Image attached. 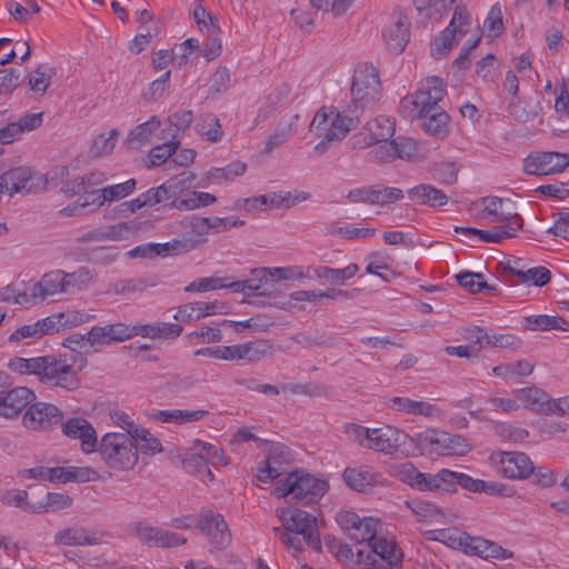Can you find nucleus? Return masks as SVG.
Segmentation results:
<instances>
[{"label":"nucleus","instance_id":"9b49d317","mask_svg":"<svg viewBox=\"0 0 569 569\" xmlns=\"http://www.w3.org/2000/svg\"><path fill=\"white\" fill-rule=\"evenodd\" d=\"M381 82L376 67L368 62L357 64L351 82V100L360 108H366L379 100Z\"/></svg>","mask_w":569,"mask_h":569},{"label":"nucleus","instance_id":"9d476101","mask_svg":"<svg viewBox=\"0 0 569 569\" xmlns=\"http://www.w3.org/2000/svg\"><path fill=\"white\" fill-rule=\"evenodd\" d=\"M479 217L488 223H495L515 234L522 228L523 220L516 204L508 198L485 197L480 200Z\"/></svg>","mask_w":569,"mask_h":569},{"label":"nucleus","instance_id":"c9c22d12","mask_svg":"<svg viewBox=\"0 0 569 569\" xmlns=\"http://www.w3.org/2000/svg\"><path fill=\"white\" fill-rule=\"evenodd\" d=\"M456 233H460L470 240H478L486 243H498L505 239L513 238L517 234L500 227H492L490 230H482L471 227H455Z\"/></svg>","mask_w":569,"mask_h":569},{"label":"nucleus","instance_id":"aec40b11","mask_svg":"<svg viewBox=\"0 0 569 569\" xmlns=\"http://www.w3.org/2000/svg\"><path fill=\"white\" fill-rule=\"evenodd\" d=\"M569 167V153L539 152L528 156L525 170L529 174L548 176L562 172Z\"/></svg>","mask_w":569,"mask_h":569},{"label":"nucleus","instance_id":"412c9836","mask_svg":"<svg viewBox=\"0 0 569 569\" xmlns=\"http://www.w3.org/2000/svg\"><path fill=\"white\" fill-rule=\"evenodd\" d=\"M199 529L206 535L214 548L226 549L231 542V535L223 517L212 510H202L199 513Z\"/></svg>","mask_w":569,"mask_h":569},{"label":"nucleus","instance_id":"052dcab7","mask_svg":"<svg viewBox=\"0 0 569 569\" xmlns=\"http://www.w3.org/2000/svg\"><path fill=\"white\" fill-rule=\"evenodd\" d=\"M193 19L199 30L204 34L220 33V27L217 19L211 16L201 4L196 6L193 10Z\"/></svg>","mask_w":569,"mask_h":569},{"label":"nucleus","instance_id":"4468645a","mask_svg":"<svg viewBox=\"0 0 569 569\" xmlns=\"http://www.w3.org/2000/svg\"><path fill=\"white\" fill-rule=\"evenodd\" d=\"M470 26V13L461 7H457L448 27L431 42L432 57L437 59L445 57L453 48L456 41L468 32Z\"/></svg>","mask_w":569,"mask_h":569},{"label":"nucleus","instance_id":"b1692460","mask_svg":"<svg viewBox=\"0 0 569 569\" xmlns=\"http://www.w3.org/2000/svg\"><path fill=\"white\" fill-rule=\"evenodd\" d=\"M310 194L305 191H279L251 198V209L261 211L273 210L279 208H291L296 204L308 200Z\"/></svg>","mask_w":569,"mask_h":569},{"label":"nucleus","instance_id":"a211bd4d","mask_svg":"<svg viewBox=\"0 0 569 569\" xmlns=\"http://www.w3.org/2000/svg\"><path fill=\"white\" fill-rule=\"evenodd\" d=\"M132 531L140 542L148 545L149 547L172 548L182 546L187 542L186 538L176 532L152 527L151 525L142 521L134 523Z\"/></svg>","mask_w":569,"mask_h":569},{"label":"nucleus","instance_id":"f8f14e48","mask_svg":"<svg viewBox=\"0 0 569 569\" xmlns=\"http://www.w3.org/2000/svg\"><path fill=\"white\" fill-rule=\"evenodd\" d=\"M278 517L284 531L301 536L311 549L321 551L318 521L313 515L298 508L287 507L278 511Z\"/></svg>","mask_w":569,"mask_h":569},{"label":"nucleus","instance_id":"0e129e2a","mask_svg":"<svg viewBox=\"0 0 569 569\" xmlns=\"http://www.w3.org/2000/svg\"><path fill=\"white\" fill-rule=\"evenodd\" d=\"M226 286V278L212 276L198 278L184 287L186 292H207L222 289Z\"/></svg>","mask_w":569,"mask_h":569},{"label":"nucleus","instance_id":"f704fd0d","mask_svg":"<svg viewBox=\"0 0 569 569\" xmlns=\"http://www.w3.org/2000/svg\"><path fill=\"white\" fill-rule=\"evenodd\" d=\"M408 198L417 204L431 208L443 207L449 200L442 190L428 183H420L409 189Z\"/></svg>","mask_w":569,"mask_h":569},{"label":"nucleus","instance_id":"09e8293b","mask_svg":"<svg viewBox=\"0 0 569 569\" xmlns=\"http://www.w3.org/2000/svg\"><path fill=\"white\" fill-rule=\"evenodd\" d=\"M179 241L167 242V243H144L137 246L129 250L128 256L130 258H143V259H152L160 254L167 253L169 251L176 250L177 246H179Z\"/></svg>","mask_w":569,"mask_h":569},{"label":"nucleus","instance_id":"72a5a7b5","mask_svg":"<svg viewBox=\"0 0 569 569\" xmlns=\"http://www.w3.org/2000/svg\"><path fill=\"white\" fill-rule=\"evenodd\" d=\"M408 508L425 525H446L448 519L442 509L436 503L427 500H407Z\"/></svg>","mask_w":569,"mask_h":569},{"label":"nucleus","instance_id":"774afa93","mask_svg":"<svg viewBox=\"0 0 569 569\" xmlns=\"http://www.w3.org/2000/svg\"><path fill=\"white\" fill-rule=\"evenodd\" d=\"M216 201V197L209 192L191 191L180 201L179 208L193 210L200 207H207Z\"/></svg>","mask_w":569,"mask_h":569},{"label":"nucleus","instance_id":"4d7b16f0","mask_svg":"<svg viewBox=\"0 0 569 569\" xmlns=\"http://www.w3.org/2000/svg\"><path fill=\"white\" fill-rule=\"evenodd\" d=\"M179 147L180 141L174 139L153 147L149 152L150 167H158L164 163L177 152Z\"/></svg>","mask_w":569,"mask_h":569},{"label":"nucleus","instance_id":"bf43d9fd","mask_svg":"<svg viewBox=\"0 0 569 569\" xmlns=\"http://www.w3.org/2000/svg\"><path fill=\"white\" fill-rule=\"evenodd\" d=\"M118 139V131L112 129L108 134H99L92 142L90 152L94 157H103L112 152Z\"/></svg>","mask_w":569,"mask_h":569},{"label":"nucleus","instance_id":"8fccbe9b","mask_svg":"<svg viewBox=\"0 0 569 569\" xmlns=\"http://www.w3.org/2000/svg\"><path fill=\"white\" fill-rule=\"evenodd\" d=\"M391 475L402 483L417 489L421 471L412 462H400L391 465Z\"/></svg>","mask_w":569,"mask_h":569},{"label":"nucleus","instance_id":"6e6552de","mask_svg":"<svg viewBox=\"0 0 569 569\" xmlns=\"http://www.w3.org/2000/svg\"><path fill=\"white\" fill-rule=\"evenodd\" d=\"M358 120L340 112L335 107H322L315 114L310 130L318 136H323L325 140L319 142L317 150L326 148V142H338L343 140L347 134L357 126Z\"/></svg>","mask_w":569,"mask_h":569},{"label":"nucleus","instance_id":"2f4dec72","mask_svg":"<svg viewBox=\"0 0 569 569\" xmlns=\"http://www.w3.org/2000/svg\"><path fill=\"white\" fill-rule=\"evenodd\" d=\"M104 533L98 536L83 527H68L54 535V545L57 546H94L102 542Z\"/></svg>","mask_w":569,"mask_h":569},{"label":"nucleus","instance_id":"864d4df0","mask_svg":"<svg viewBox=\"0 0 569 569\" xmlns=\"http://www.w3.org/2000/svg\"><path fill=\"white\" fill-rule=\"evenodd\" d=\"M137 232V224L131 222H119L117 224L110 226L104 232H101L92 238L96 240H112V241H121L129 239L132 234Z\"/></svg>","mask_w":569,"mask_h":569},{"label":"nucleus","instance_id":"603ef678","mask_svg":"<svg viewBox=\"0 0 569 569\" xmlns=\"http://www.w3.org/2000/svg\"><path fill=\"white\" fill-rule=\"evenodd\" d=\"M291 88L287 83L278 86L268 97V110L260 109L257 114V121L266 120L270 112L277 108V106L284 104L290 99Z\"/></svg>","mask_w":569,"mask_h":569},{"label":"nucleus","instance_id":"338daca9","mask_svg":"<svg viewBox=\"0 0 569 569\" xmlns=\"http://www.w3.org/2000/svg\"><path fill=\"white\" fill-rule=\"evenodd\" d=\"M190 345L220 342L222 333L220 329L212 327H202L200 330L187 335Z\"/></svg>","mask_w":569,"mask_h":569},{"label":"nucleus","instance_id":"69168bd1","mask_svg":"<svg viewBox=\"0 0 569 569\" xmlns=\"http://www.w3.org/2000/svg\"><path fill=\"white\" fill-rule=\"evenodd\" d=\"M436 479V492L451 493L457 491L458 486V471L450 469H441L435 473Z\"/></svg>","mask_w":569,"mask_h":569},{"label":"nucleus","instance_id":"37998d69","mask_svg":"<svg viewBox=\"0 0 569 569\" xmlns=\"http://www.w3.org/2000/svg\"><path fill=\"white\" fill-rule=\"evenodd\" d=\"M0 501L4 506L17 507L28 513H41L42 507L28 501V492L22 489H9L1 493Z\"/></svg>","mask_w":569,"mask_h":569},{"label":"nucleus","instance_id":"79ce46f5","mask_svg":"<svg viewBox=\"0 0 569 569\" xmlns=\"http://www.w3.org/2000/svg\"><path fill=\"white\" fill-rule=\"evenodd\" d=\"M96 273L87 267H80L73 272H67L66 290L67 295L86 290L96 281Z\"/></svg>","mask_w":569,"mask_h":569},{"label":"nucleus","instance_id":"7ed1b4c3","mask_svg":"<svg viewBox=\"0 0 569 569\" xmlns=\"http://www.w3.org/2000/svg\"><path fill=\"white\" fill-rule=\"evenodd\" d=\"M343 432L360 447L385 455L400 452L407 457L406 448L413 447L412 436L392 425L368 428L350 422L343 426Z\"/></svg>","mask_w":569,"mask_h":569},{"label":"nucleus","instance_id":"e433bc0d","mask_svg":"<svg viewBox=\"0 0 569 569\" xmlns=\"http://www.w3.org/2000/svg\"><path fill=\"white\" fill-rule=\"evenodd\" d=\"M522 326L526 330L531 331H549L560 330L568 331L569 322L560 316L536 315L523 318Z\"/></svg>","mask_w":569,"mask_h":569},{"label":"nucleus","instance_id":"39448f33","mask_svg":"<svg viewBox=\"0 0 569 569\" xmlns=\"http://www.w3.org/2000/svg\"><path fill=\"white\" fill-rule=\"evenodd\" d=\"M413 447L406 448L407 457L422 455L429 450L437 456H465L472 450V443L461 435H453L438 429H426L412 435Z\"/></svg>","mask_w":569,"mask_h":569},{"label":"nucleus","instance_id":"c03bdc74","mask_svg":"<svg viewBox=\"0 0 569 569\" xmlns=\"http://www.w3.org/2000/svg\"><path fill=\"white\" fill-rule=\"evenodd\" d=\"M130 438L133 440L137 453L140 451L143 455L152 456L162 451L159 439L144 428L134 429Z\"/></svg>","mask_w":569,"mask_h":569},{"label":"nucleus","instance_id":"4be33fe9","mask_svg":"<svg viewBox=\"0 0 569 569\" xmlns=\"http://www.w3.org/2000/svg\"><path fill=\"white\" fill-rule=\"evenodd\" d=\"M491 459L498 461L500 472L508 479H527L533 472L532 461L523 452L503 451L492 455Z\"/></svg>","mask_w":569,"mask_h":569},{"label":"nucleus","instance_id":"4c0bfd02","mask_svg":"<svg viewBox=\"0 0 569 569\" xmlns=\"http://www.w3.org/2000/svg\"><path fill=\"white\" fill-rule=\"evenodd\" d=\"M390 409L399 412L430 417L436 412L433 405L412 400L408 397H392L386 401Z\"/></svg>","mask_w":569,"mask_h":569},{"label":"nucleus","instance_id":"473e14b6","mask_svg":"<svg viewBox=\"0 0 569 569\" xmlns=\"http://www.w3.org/2000/svg\"><path fill=\"white\" fill-rule=\"evenodd\" d=\"M251 441L256 442L257 447H267V450L269 452L264 461V467L258 468L257 479L261 482H268L279 477L282 468L278 462L277 456L282 452V447L273 442L263 441L262 439L256 437L252 433Z\"/></svg>","mask_w":569,"mask_h":569},{"label":"nucleus","instance_id":"f03ea898","mask_svg":"<svg viewBox=\"0 0 569 569\" xmlns=\"http://www.w3.org/2000/svg\"><path fill=\"white\" fill-rule=\"evenodd\" d=\"M446 92L443 81L438 77H428L419 88L400 101V110L409 120L423 119V130L436 137L448 132L449 114L439 107Z\"/></svg>","mask_w":569,"mask_h":569},{"label":"nucleus","instance_id":"ea45409f","mask_svg":"<svg viewBox=\"0 0 569 569\" xmlns=\"http://www.w3.org/2000/svg\"><path fill=\"white\" fill-rule=\"evenodd\" d=\"M161 121L152 116L148 121L136 126L129 133L128 141L134 148H140L150 142L153 133L160 128Z\"/></svg>","mask_w":569,"mask_h":569},{"label":"nucleus","instance_id":"dca6fc26","mask_svg":"<svg viewBox=\"0 0 569 569\" xmlns=\"http://www.w3.org/2000/svg\"><path fill=\"white\" fill-rule=\"evenodd\" d=\"M1 177L9 196L19 192L37 193L47 187V179L40 173L32 172L29 168H14Z\"/></svg>","mask_w":569,"mask_h":569},{"label":"nucleus","instance_id":"5fc2aeb1","mask_svg":"<svg viewBox=\"0 0 569 569\" xmlns=\"http://www.w3.org/2000/svg\"><path fill=\"white\" fill-rule=\"evenodd\" d=\"M311 268L303 266H288V267H276L271 268L270 272L273 280H291V281H303L311 279Z\"/></svg>","mask_w":569,"mask_h":569},{"label":"nucleus","instance_id":"c85d7f7f","mask_svg":"<svg viewBox=\"0 0 569 569\" xmlns=\"http://www.w3.org/2000/svg\"><path fill=\"white\" fill-rule=\"evenodd\" d=\"M342 479L348 488L357 492H367L382 483L380 475L366 466L346 468Z\"/></svg>","mask_w":569,"mask_h":569},{"label":"nucleus","instance_id":"2eb2a0df","mask_svg":"<svg viewBox=\"0 0 569 569\" xmlns=\"http://www.w3.org/2000/svg\"><path fill=\"white\" fill-rule=\"evenodd\" d=\"M396 130V121L388 116H378L361 128V130L351 138L353 148L363 149L375 143L388 141Z\"/></svg>","mask_w":569,"mask_h":569},{"label":"nucleus","instance_id":"ddd939ff","mask_svg":"<svg viewBox=\"0 0 569 569\" xmlns=\"http://www.w3.org/2000/svg\"><path fill=\"white\" fill-rule=\"evenodd\" d=\"M336 521L348 537L358 545L367 543L368 547L376 539L380 520L375 517H360L353 511L342 510L336 516Z\"/></svg>","mask_w":569,"mask_h":569},{"label":"nucleus","instance_id":"cd10ccee","mask_svg":"<svg viewBox=\"0 0 569 569\" xmlns=\"http://www.w3.org/2000/svg\"><path fill=\"white\" fill-rule=\"evenodd\" d=\"M130 338L129 326L121 322L94 326L87 332L89 347L122 342Z\"/></svg>","mask_w":569,"mask_h":569},{"label":"nucleus","instance_id":"bb28decb","mask_svg":"<svg viewBox=\"0 0 569 569\" xmlns=\"http://www.w3.org/2000/svg\"><path fill=\"white\" fill-rule=\"evenodd\" d=\"M270 269H251V307L271 305L270 295L276 290V281Z\"/></svg>","mask_w":569,"mask_h":569},{"label":"nucleus","instance_id":"58836bf2","mask_svg":"<svg viewBox=\"0 0 569 569\" xmlns=\"http://www.w3.org/2000/svg\"><path fill=\"white\" fill-rule=\"evenodd\" d=\"M36 393H4L0 398V416L4 418L17 417L34 398Z\"/></svg>","mask_w":569,"mask_h":569},{"label":"nucleus","instance_id":"a878e982","mask_svg":"<svg viewBox=\"0 0 569 569\" xmlns=\"http://www.w3.org/2000/svg\"><path fill=\"white\" fill-rule=\"evenodd\" d=\"M62 432L72 439L81 441V450L91 453L97 450V432L92 425L84 418H71L62 423Z\"/></svg>","mask_w":569,"mask_h":569},{"label":"nucleus","instance_id":"1a4fd4ad","mask_svg":"<svg viewBox=\"0 0 569 569\" xmlns=\"http://www.w3.org/2000/svg\"><path fill=\"white\" fill-rule=\"evenodd\" d=\"M102 460L114 470H131L138 462L133 440L120 432L106 433L99 446Z\"/></svg>","mask_w":569,"mask_h":569},{"label":"nucleus","instance_id":"680f3d73","mask_svg":"<svg viewBox=\"0 0 569 569\" xmlns=\"http://www.w3.org/2000/svg\"><path fill=\"white\" fill-rule=\"evenodd\" d=\"M371 204L386 206L403 198V192L395 187H372Z\"/></svg>","mask_w":569,"mask_h":569},{"label":"nucleus","instance_id":"6ab92c4d","mask_svg":"<svg viewBox=\"0 0 569 569\" xmlns=\"http://www.w3.org/2000/svg\"><path fill=\"white\" fill-rule=\"evenodd\" d=\"M62 412L58 407L47 402L31 405L22 417V423L27 429L47 431L62 420Z\"/></svg>","mask_w":569,"mask_h":569},{"label":"nucleus","instance_id":"a19ab883","mask_svg":"<svg viewBox=\"0 0 569 569\" xmlns=\"http://www.w3.org/2000/svg\"><path fill=\"white\" fill-rule=\"evenodd\" d=\"M103 203L104 199L102 198L101 189L89 190L86 187L84 190H82L80 193L79 198L74 201L73 206L64 208L63 212H67V214L70 216L77 211H84L86 209H88V211H92L103 206Z\"/></svg>","mask_w":569,"mask_h":569},{"label":"nucleus","instance_id":"20e7f679","mask_svg":"<svg viewBox=\"0 0 569 569\" xmlns=\"http://www.w3.org/2000/svg\"><path fill=\"white\" fill-rule=\"evenodd\" d=\"M427 541L441 542L450 548H461L466 555L477 556L483 560L506 561L515 559V552L498 542L472 537L453 528L431 529L421 531Z\"/></svg>","mask_w":569,"mask_h":569},{"label":"nucleus","instance_id":"3c124183","mask_svg":"<svg viewBox=\"0 0 569 569\" xmlns=\"http://www.w3.org/2000/svg\"><path fill=\"white\" fill-rule=\"evenodd\" d=\"M247 166L243 162H232L223 168H211L207 178L211 182L221 183L222 181H232L236 177L246 172Z\"/></svg>","mask_w":569,"mask_h":569},{"label":"nucleus","instance_id":"423d86ee","mask_svg":"<svg viewBox=\"0 0 569 569\" xmlns=\"http://www.w3.org/2000/svg\"><path fill=\"white\" fill-rule=\"evenodd\" d=\"M329 490V482L305 471H292L277 481L274 493L279 498L291 497L292 500L311 503L320 500Z\"/></svg>","mask_w":569,"mask_h":569},{"label":"nucleus","instance_id":"de8ad7c7","mask_svg":"<svg viewBox=\"0 0 569 569\" xmlns=\"http://www.w3.org/2000/svg\"><path fill=\"white\" fill-rule=\"evenodd\" d=\"M196 130L200 137L209 142H219L223 136L219 119L212 113L201 117L196 124Z\"/></svg>","mask_w":569,"mask_h":569},{"label":"nucleus","instance_id":"49530a36","mask_svg":"<svg viewBox=\"0 0 569 569\" xmlns=\"http://www.w3.org/2000/svg\"><path fill=\"white\" fill-rule=\"evenodd\" d=\"M208 410H160L154 417L162 422L186 423L203 419Z\"/></svg>","mask_w":569,"mask_h":569},{"label":"nucleus","instance_id":"a18cd8bd","mask_svg":"<svg viewBox=\"0 0 569 569\" xmlns=\"http://www.w3.org/2000/svg\"><path fill=\"white\" fill-rule=\"evenodd\" d=\"M358 270V264L350 263L349 266L340 269L318 267L313 270V272L317 278L325 279L330 283H343L346 280L353 278Z\"/></svg>","mask_w":569,"mask_h":569},{"label":"nucleus","instance_id":"f3484780","mask_svg":"<svg viewBox=\"0 0 569 569\" xmlns=\"http://www.w3.org/2000/svg\"><path fill=\"white\" fill-rule=\"evenodd\" d=\"M66 277L67 272L60 269L46 272L39 281L29 287L30 299L21 302H32L36 306L50 297L67 295Z\"/></svg>","mask_w":569,"mask_h":569},{"label":"nucleus","instance_id":"5701e85b","mask_svg":"<svg viewBox=\"0 0 569 569\" xmlns=\"http://www.w3.org/2000/svg\"><path fill=\"white\" fill-rule=\"evenodd\" d=\"M228 312L229 305L224 301H197L181 305L173 318L180 322H192L209 316L227 315Z\"/></svg>","mask_w":569,"mask_h":569},{"label":"nucleus","instance_id":"0eeeda50","mask_svg":"<svg viewBox=\"0 0 569 569\" xmlns=\"http://www.w3.org/2000/svg\"><path fill=\"white\" fill-rule=\"evenodd\" d=\"M403 551L392 535H379L369 550L358 549V569H399L403 562Z\"/></svg>","mask_w":569,"mask_h":569},{"label":"nucleus","instance_id":"13d9d810","mask_svg":"<svg viewBox=\"0 0 569 569\" xmlns=\"http://www.w3.org/2000/svg\"><path fill=\"white\" fill-rule=\"evenodd\" d=\"M517 278L526 284L542 287L551 279L550 271L545 267H533L526 271H517Z\"/></svg>","mask_w":569,"mask_h":569},{"label":"nucleus","instance_id":"f257e3e1","mask_svg":"<svg viewBox=\"0 0 569 569\" xmlns=\"http://www.w3.org/2000/svg\"><path fill=\"white\" fill-rule=\"evenodd\" d=\"M87 366L81 355L42 356L34 358L14 357L8 368L19 375H34L46 385L63 389L78 388V373Z\"/></svg>","mask_w":569,"mask_h":569},{"label":"nucleus","instance_id":"393cba45","mask_svg":"<svg viewBox=\"0 0 569 569\" xmlns=\"http://www.w3.org/2000/svg\"><path fill=\"white\" fill-rule=\"evenodd\" d=\"M521 403L536 412L545 415H569V395L551 399L550 393H523Z\"/></svg>","mask_w":569,"mask_h":569},{"label":"nucleus","instance_id":"7c9ffc66","mask_svg":"<svg viewBox=\"0 0 569 569\" xmlns=\"http://www.w3.org/2000/svg\"><path fill=\"white\" fill-rule=\"evenodd\" d=\"M383 41L388 50L400 53L409 41V23L403 17H396L382 31Z\"/></svg>","mask_w":569,"mask_h":569},{"label":"nucleus","instance_id":"c756f323","mask_svg":"<svg viewBox=\"0 0 569 569\" xmlns=\"http://www.w3.org/2000/svg\"><path fill=\"white\" fill-rule=\"evenodd\" d=\"M458 486L473 493H487L502 498H511L515 493L513 490L507 485L496 481L476 479L463 472H459Z\"/></svg>","mask_w":569,"mask_h":569},{"label":"nucleus","instance_id":"6e6d98bb","mask_svg":"<svg viewBox=\"0 0 569 569\" xmlns=\"http://www.w3.org/2000/svg\"><path fill=\"white\" fill-rule=\"evenodd\" d=\"M396 158L416 161L421 157L417 142L411 138L399 137L392 140Z\"/></svg>","mask_w":569,"mask_h":569},{"label":"nucleus","instance_id":"e2e57ef3","mask_svg":"<svg viewBox=\"0 0 569 569\" xmlns=\"http://www.w3.org/2000/svg\"><path fill=\"white\" fill-rule=\"evenodd\" d=\"M137 181L136 179H129L126 182L112 184L101 189L102 198L104 202H112L120 200L130 193H132L136 189Z\"/></svg>","mask_w":569,"mask_h":569}]
</instances>
